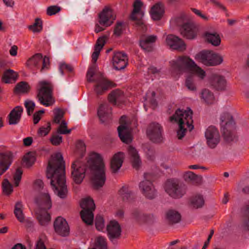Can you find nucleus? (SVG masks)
<instances>
[{
	"label": "nucleus",
	"mask_w": 249,
	"mask_h": 249,
	"mask_svg": "<svg viewBox=\"0 0 249 249\" xmlns=\"http://www.w3.org/2000/svg\"><path fill=\"white\" fill-rule=\"evenodd\" d=\"M204 204V199L201 195H196L190 199V205L193 208H200L203 207Z\"/></svg>",
	"instance_id": "obj_38"
},
{
	"label": "nucleus",
	"mask_w": 249,
	"mask_h": 249,
	"mask_svg": "<svg viewBox=\"0 0 249 249\" xmlns=\"http://www.w3.org/2000/svg\"><path fill=\"white\" fill-rule=\"evenodd\" d=\"M76 148L80 150L81 152H84L86 150V146L84 142L82 141H78L76 145Z\"/></svg>",
	"instance_id": "obj_63"
},
{
	"label": "nucleus",
	"mask_w": 249,
	"mask_h": 249,
	"mask_svg": "<svg viewBox=\"0 0 249 249\" xmlns=\"http://www.w3.org/2000/svg\"><path fill=\"white\" fill-rule=\"evenodd\" d=\"M140 46L146 52H149L153 50V45L147 43L142 39L140 40Z\"/></svg>",
	"instance_id": "obj_56"
},
{
	"label": "nucleus",
	"mask_w": 249,
	"mask_h": 249,
	"mask_svg": "<svg viewBox=\"0 0 249 249\" xmlns=\"http://www.w3.org/2000/svg\"><path fill=\"white\" fill-rule=\"evenodd\" d=\"M106 231L109 240L114 243L121 235L122 229L119 223L116 220H111L107 225Z\"/></svg>",
	"instance_id": "obj_15"
},
{
	"label": "nucleus",
	"mask_w": 249,
	"mask_h": 249,
	"mask_svg": "<svg viewBox=\"0 0 249 249\" xmlns=\"http://www.w3.org/2000/svg\"><path fill=\"white\" fill-rule=\"evenodd\" d=\"M46 176L54 193L61 198L66 197L68 190L66 185L65 166L60 153L52 155L47 168Z\"/></svg>",
	"instance_id": "obj_2"
},
{
	"label": "nucleus",
	"mask_w": 249,
	"mask_h": 249,
	"mask_svg": "<svg viewBox=\"0 0 249 249\" xmlns=\"http://www.w3.org/2000/svg\"><path fill=\"white\" fill-rule=\"evenodd\" d=\"M35 161V157L30 153H27L23 158V163L27 167L31 166Z\"/></svg>",
	"instance_id": "obj_45"
},
{
	"label": "nucleus",
	"mask_w": 249,
	"mask_h": 249,
	"mask_svg": "<svg viewBox=\"0 0 249 249\" xmlns=\"http://www.w3.org/2000/svg\"><path fill=\"white\" fill-rule=\"evenodd\" d=\"M117 129L119 137L123 142L129 143L132 142V136L128 127L125 123L119 126Z\"/></svg>",
	"instance_id": "obj_25"
},
{
	"label": "nucleus",
	"mask_w": 249,
	"mask_h": 249,
	"mask_svg": "<svg viewBox=\"0 0 249 249\" xmlns=\"http://www.w3.org/2000/svg\"><path fill=\"white\" fill-rule=\"evenodd\" d=\"M128 64L127 55L123 52H117L114 53L112 56V64L114 68L117 70L124 69Z\"/></svg>",
	"instance_id": "obj_20"
},
{
	"label": "nucleus",
	"mask_w": 249,
	"mask_h": 249,
	"mask_svg": "<svg viewBox=\"0 0 249 249\" xmlns=\"http://www.w3.org/2000/svg\"><path fill=\"white\" fill-rule=\"evenodd\" d=\"M195 59L207 66H216L223 61L222 57L211 51H202L196 54Z\"/></svg>",
	"instance_id": "obj_11"
},
{
	"label": "nucleus",
	"mask_w": 249,
	"mask_h": 249,
	"mask_svg": "<svg viewBox=\"0 0 249 249\" xmlns=\"http://www.w3.org/2000/svg\"><path fill=\"white\" fill-rule=\"evenodd\" d=\"M124 158V153L121 152H118L113 156L110 161V169L112 173H117L122 167Z\"/></svg>",
	"instance_id": "obj_26"
},
{
	"label": "nucleus",
	"mask_w": 249,
	"mask_h": 249,
	"mask_svg": "<svg viewBox=\"0 0 249 249\" xmlns=\"http://www.w3.org/2000/svg\"><path fill=\"white\" fill-rule=\"evenodd\" d=\"M42 66L40 69V72H43L50 68V59L48 57L45 56L42 59Z\"/></svg>",
	"instance_id": "obj_57"
},
{
	"label": "nucleus",
	"mask_w": 249,
	"mask_h": 249,
	"mask_svg": "<svg viewBox=\"0 0 249 249\" xmlns=\"http://www.w3.org/2000/svg\"><path fill=\"white\" fill-rule=\"evenodd\" d=\"M146 134L153 142L160 143L163 141V128L158 123L153 122L149 124L147 128Z\"/></svg>",
	"instance_id": "obj_13"
},
{
	"label": "nucleus",
	"mask_w": 249,
	"mask_h": 249,
	"mask_svg": "<svg viewBox=\"0 0 249 249\" xmlns=\"http://www.w3.org/2000/svg\"><path fill=\"white\" fill-rule=\"evenodd\" d=\"M35 249H46V246L43 241L41 239H39L37 241L36 244Z\"/></svg>",
	"instance_id": "obj_64"
},
{
	"label": "nucleus",
	"mask_w": 249,
	"mask_h": 249,
	"mask_svg": "<svg viewBox=\"0 0 249 249\" xmlns=\"http://www.w3.org/2000/svg\"><path fill=\"white\" fill-rule=\"evenodd\" d=\"M123 97V92L120 89H116L109 94L108 100L110 103L116 105L117 102L121 101Z\"/></svg>",
	"instance_id": "obj_37"
},
{
	"label": "nucleus",
	"mask_w": 249,
	"mask_h": 249,
	"mask_svg": "<svg viewBox=\"0 0 249 249\" xmlns=\"http://www.w3.org/2000/svg\"><path fill=\"white\" fill-rule=\"evenodd\" d=\"M71 168V178L76 184H80L82 182L86 173H88L89 170L91 174V180L95 189L102 187L105 183V167L103 159L99 154L90 153L87 164L78 160L74 161Z\"/></svg>",
	"instance_id": "obj_1"
},
{
	"label": "nucleus",
	"mask_w": 249,
	"mask_h": 249,
	"mask_svg": "<svg viewBox=\"0 0 249 249\" xmlns=\"http://www.w3.org/2000/svg\"><path fill=\"white\" fill-rule=\"evenodd\" d=\"M220 120L225 140L228 142L232 141L235 137L234 130L235 128L232 116L228 113H224L221 116Z\"/></svg>",
	"instance_id": "obj_8"
},
{
	"label": "nucleus",
	"mask_w": 249,
	"mask_h": 249,
	"mask_svg": "<svg viewBox=\"0 0 249 249\" xmlns=\"http://www.w3.org/2000/svg\"><path fill=\"white\" fill-rule=\"evenodd\" d=\"M192 115V110L190 108H188L187 110L178 109L175 114L170 117L171 122H175L178 124L179 129L177 131L178 139L180 140L184 137L187 128L190 131L194 129Z\"/></svg>",
	"instance_id": "obj_4"
},
{
	"label": "nucleus",
	"mask_w": 249,
	"mask_h": 249,
	"mask_svg": "<svg viewBox=\"0 0 249 249\" xmlns=\"http://www.w3.org/2000/svg\"><path fill=\"white\" fill-rule=\"evenodd\" d=\"M64 70L71 72L73 71V67L71 65L65 63H61L59 65V71L62 75L64 74Z\"/></svg>",
	"instance_id": "obj_58"
},
{
	"label": "nucleus",
	"mask_w": 249,
	"mask_h": 249,
	"mask_svg": "<svg viewBox=\"0 0 249 249\" xmlns=\"http://www.w3.org/2000/svg\"><path fill=\"white\" fill-rule=\"evenodd\" d=\"M119 195L124 201H129L133 196L132 192L126 186H123L119 191Z\"/></svg>",
	"instance_id": "obj_40"
},
{
	"label": "nucleus",
	"mask_w": 249,
	"mask_h": 249,
	"mask_svg": "<svg viewBox=\"0 0 249 249\" xmlns=\"http://www.w3.org/2000/svg\"><path fill=\"white\" fill-rule=\"evenodd\" d=\"M95 66L89 68L87 73V79L89 82H95L94 91L97 96L102 95L109 88L116 86L113 82L107 80L102 74H95Z\"/></svg>",
	"instance_id": "obj_6"
},
{
	"label": "nucleus",
	"mask_w": 249,
	"mask_h": 249,
	"mask_svg": "<svg viewBox=\"0 0 249 249\" xmlns=\"http://www.w3.org/2000/svg\"><path fill=\"white\" fill-rule=\"evenodd\" d=\"M29 30L34 33H39L42 30V21L40 18H36L33 25L29 26Z\"/></svg>",
	"instance_id": "obj_43"
},
{
	"label": "nucleus",
	"mask_w": 249,
	"mask_h": 249,
	"mask_svg": "<svg viewBox=\"0 0 249 249\" xmlns=\"http://www.w3.org/2000/svg\"><path fill=\"white\" fill-rule=\"evenodd\" d=\"M170 63L172 70L175 71L181 72L187 70L196 75L201 80L206 77V72L188 56H179L176 60L170 61Z\"/></svg>",
	"instance_id": "obj_3"
},
{
	"label": "nucleus",
	"mask_w": 249,
	"mask_h": 249,
	"mask_svg": "<svg viewBox=\"0 0 249 249\" xmlns=\"http://www.w3.org/2000/svg\"><path fill=\"white\" fill-rule=\"evenodd\" d=\"M131 216L132 219L140 224L150 222L153 217L152 215L145 214L138 210H134Z\"/></svg>",
	"instance_id": "obj_29"
},
{
	"label": "nucleus",
	"mask_w": 249,
	"mask_h": 249,
	"mask_svg": "<svg viewBox=\"0 0 249 249\" xmlns=\"http://www.w3.org/2000/svg\"><path fill=\"white\" fill-rule=\"evenodd\" d=\"M144 179L139 183V188L142 195L147 199H154L157 195L156 190L150 180L151 174L145 173L144 175Z\"/></svg>",
	"instance_id": "obj_12"
},
{
	"label": "nucleus",
	"mask_w": 249,
	"mask_h": 249,
	"mask_svg": "<svg viewBox=\"0 0 249 249\" xmlns=\"http://www.w3.org/2000/svg\"><path fill=\"white\" fill-rule=\"evenodd\" d=\"M22 174V170L21 169H20L19 168H18L16 170V173H15V175H14V177H13L14 180L15 182V185L16 186H18V185L19 184V182L20 181L21 179Z\"/></svg>",
	"instance_id": "obj_55"
},
{
	"label": "nucleus",
	"mask_w": 249,
	"mask_h": 249,
	"mask_svg": "<svg viewBox=\"0 0 249 249\" xmlns=\"http://www.w3.org/2000/svg\"><path fill=\"white\" fill-rule=\"evenodd\" d=\"M35 202L38 206L36 212V218L41 226H47L51 221V215L48 212L52 206L50 196L48 193L41 194Z\"/></svg>",
	"instance_id": "obj_5"
},
{
	"label": "nucleus",
	"mask_w": 249,
	"mask_h": 249,
	"mask_svg": "<svg viewBox=\"0 0 249 249\" xmlns=\"http://www.w3.org/2000/svg\"><path fill=\"white\" fill-rule=\"evenodd\" d=\"M61 10V7L56 5L49 6L47 8L46 13L48 16H53L59 12Z\"/></svg>",
	"instance_id": "obj_54"
},
{
	"label": "nucleus",
	"mask_w": 249,
	"mask_h": 249,
	"mask_svg": "<svg viewBox=\"0 0 249 249\" xmlns=\"http://www.w3.org/2000/svg\"><path fill=\"white\" fill-rule=\"evenodd\" d=\"M23 109L21 106H17L11 110L8 115V123L10 125L18 124L20 121Z\"/></svg>",
	"instance_id": "obj_28"
},
{
	"label": "nucleus",
	"mask_w": 249,
	"mask_h": 249,
	"mask_svg": "<svg viewBox=\"0 0 249 249\" xmlns=\"http://www.w3.org/2000/svg\"><path fill=\"white\" fill-rule=\"evenodd\" d=\"M2 188L3 193L7 196H9L13 191V185L7 178L3 180Z\"/></svg>",
	"instance_id": "obj_41"
},
{
	"label": "nucleus",
	"mask_w": 249,
	"mask_h": 249,
	"mask_svg": "<svg viewBox=\"0 0 249 249\" xmlns=\"http://www.w3.org/2000/svg\"><path fill=\"white\" fill-rule=\"evenodd\" d=\"M150 13L153 20L160 19L164 13L163 5L160 2L157 3L152 7Z\"/></svg>",
	"instance_id": "obj_31"
},
{
	"label": "nucleus",
	"mask_w": 249,
	"mask_h": 249,
	"mask_svg": "<svg viewBox=\"0 0 249 249\" xmlns=\"http://www.w3.org/2000/svg\"><path fill=\"white\" fill-rule=\"evenodd\" d=\"M142 3L140 0H136L133 4V10L131 15V19L135 21V24L142 32H145L147 30L146 25L141 18H138L136 14L139 13L141 10Z\"/></svg>",
	"instance_id": "obj_18"
},
{
	"label": "nucleus",
	"mask_w": 249,
	"mask_h": 249,
	"mask_svg": "<svg viewBox=\"0 0 249 249\" xmlns=\"http://www.w3.org/2000/svg\"><path fill=\"white\" fill-rule=\"evenodd\" d=\"M54 118L53 122L56 124H59L61 119L64 115V111L60 108H56L53 109Z\"/></svg>",
	"instance_id": "obj_44"
},
{
	"label": "nucleus",
	"mask_w": 249,
	"mask_h": 249,
	"mask_svg": "<svg viewBox=\"0 0 249 249\" xmlns=\"http://www.w3.org/2000/svg\"><path fill=\"white\" fill-rule=\"evenodd\" d=\"M42 54L36 53L27 60V65L31 68H32L33 67L37 68L39 64L42 63Z\"/></svg>",
	"instance_id": "obj_36"
},
{
	"label": "nucleus",
	"mask_w": 249,
	"mask_h": 249,
	"mask_svg": "<svg viewBox=\"0 0 249 249\" xmlns=\"http://www.w3.org/2000/svg\"><path fill=\"white\" fill-rule=\"evenodd\" d=\"M127 152L132 166L138 170L141 167L142 161L137 149L132 145L127 146Z\"/></svg>",
	"instance_id": "obj_24"
},
{
	"label": "nucleus",
	"mask_w": 249,
	"mask_h": 249,
	"mask_svg": "<svg viewBox=\"0 0 249 249\" xmlns=\"http://www.w3.org/2000/svg\"><path fill=\"white\" fill-rule=\"evenodd\" d=\"M115 19L116 16L108 8H105L98 15L99 24L105 27L111 26Z\"/></svg>",
	"instance_id": "obj_17"
},
{
	"label": "nucleus",
	"mask_w": 249,
	"mask_h": 249,
	"mask_svg": "<svg viewBox=\"0 0 249 249\" xmlns=\"http://www.w3.org/2000/svg\"><path fill=\"white\" fill-rule=\"evenodd\" d=\"M124 29V23L122 22L118 21L117 22L115 26L114 29V34L117 36H119L123 33Z\"/></svg>",
	"instance_id": "obj_53"
},
{
	"label": "nucleus",
	"mask_w": 249,
	"mask_h": 249,
	"mask_svg": "<svg viewBox=\"0 0 249 249\" xmlns=\"http://www.w3.org/2000/svg\"><path fill=\"white\" fill-rule=\"evenodd\" d=\"M51 130V124L48 123L46 126H43L39 128L37 131L38 136L42 137L47 135Z\"/></svg>",
	"instance_id": "obj_50"
},
{
	"label": "nucleus",
	"mask_w": 249,
	"mask_h": 249,
	"mask_svg": "<svg viewBox=\"0 0 249 249\" xmlns=\"http://www.w3.org/2000/svg\"><path fill=\"white\" fill-rule=\"evenodd\" d=\"M80 205L83 209L80 212L82 219L87 225H91L94 218L93 212L95 208L93 200L90 197L84 198L81 200Z\"/></svg>",
	"instance_id": "obj_9"
},
{
	"label": "nucleus",
	"mask_w": 249,
	"mask_h": 249,
	"mask_svg": "<svg viewBox=\"0 0 249 249\" xmlns=\"http://www.w3.org/2000/svg\"><path fill=\"white\" fill-rule=\"evenodd\" d=\"M211 86L216 90H224L226 87V80L225 77L217 74H212L209 78Z\"/></svg>",
	"instance_id": "obj_23"
},
{
	"label": "nucleus",
	"mask_w": 249,
	"mask_h": 249,
	"mask_svg": "<svg viewBox=\"0 0 249 249\" xmlns=\"http://www.w3.org/2000/svg\"><path fill=\"white\" fill-rule=\"evenodd\" d=\"M181 35L188 39L195 38L198 31V26L194 22L184 23L180 29Z\"/></svg>",
	"instance_id": "obj_16"
},
{
	"label": "nucleus",
	"mask_w": 249,
	"mask_h": 249,
	"mask_svg": "<svg viewBox=\"0 0 249 249\" xmlns=\"http://www.w3.org/2000/svg\"><path fill=\"white\" fill-rule=\"evenodd\" d=\"M183 178L187 181L197 182L201 178L193 172L187 171L184 174Z\"/></svg>",
	"instance_id": "obj_42"
},
{
	"label": "nucleus",
	"mask_w": 249,
	"mask_h": 249,
	"mask_svg": "<svg viewBox=\"0 0 249 249\" xmlns=\"http://www.w3.org/2000/svg\"><path fill=\"white\" fill-rule=\"evenodd\" d=\"M14 213L18 221L21 223L24 222L25 216L23 213V205L21 201H18L16 203Z\"/></svg>",
	"instance_id": "obj_35"
},
{
	"label": "nucleus",
	"mask_w": 249,
	"mask_h": 249,
	"mask_svg": "<svg viewBox=\"0 0 249 249\" xmlns=\"http://www.w3.org/2000/svg\"><path fill=\"white\" fill-rule=\"evenodd\" d=\"M51 143L53 145H58L62 142V137L59 135H54L50 139Z\"/></svg>",
	"instance_id": "obj_59"
},
{
	"label": "nucleus",
	"mask_w": 249,
	"mask_h": 249,
	"mask_svg": "<svg viewBox=\"0 0 249 249\" xmlns=\"http://www.w3.org/2000/svg\"><path fill=\"white\" fill-rule=\"evenodd\" d=\"M206 40L214 46H218L220 44L221 39L219 35L215 32H206L204 34Z\"/></svg>",
	"instance_id": "obj_33"
},
{
	"label": "nucleus",
	"mask_w": 249,
	"mask_h": 249,
	"mask_svg": "<svg viewBox=\"0 0 249 249\" xmlns=\"http://www.w3.org/2000/svg\"><path fill=\"white\" fill-rule=\"evenodd\" d=\"M191 10L196 15L200 17L203 19L206 20V21L208 20V19H209L208 17H207L206 15H205L204 14H202L200 10H198L196 8H191Z\"/></svg>",
	"instance_id": "obj_62"
},
{
	"label": "nucleus",
	"mask_w": 249,
	"mask_h": 249,
	"mask_svg": "<svg viewBox=\"0 0 249 249\" xmlns=\"http://www.w3.org/2000/svg\"><path fill=\"white\" fill-rule=\"evenodd\" d=\"M40 88L38 89L37 97L41 104L49 107L53 105L54 100L53 97V87L46 81H40L38 83Z\"/></svg>",
	"instance_id": "obj_7"
},
{
	"label": "nucleus",
	"mask_w": 249,
	"mask_h": 249,
	"mask_svg": "<svg viewBox=\"0 0 249 249\" xmlns=\"http://www.w3.org/2000/svg\"><path fill=\"white\" fill-rule=\"evenodd\" d=\"M164 188L167 194L175 199L182 197L186 192V186L174 179H168L164 183Z\"/></svg>",
	"instance_id": "obj_10"
},
{
	"label": "nucleus",
	"mask_w": 249,
	"mask_h": 249,
	"mask_svg": "<svg viewBox=\"0 0 249 249\" xmlns=\"http://www.w3.org/2000/svg\"><path fill=\"white\" fill-rule=\"evenodd\" d=\"M181 217L180 214L175 210H168L165 213V220L169 224L178 223L181 220Z\"/></svg>",
	"instance_id": "obj_32"
},
{
	"label": "nucleus",
	"mask_w": 249,
	"mask_h": 249,
	"mask_svg": "<svg viewBox=\"0 0 249 249\" xmlns=\"http://www.w3.org/2000/svg\"><path fill=\"white\" fill-rule=\"evenodd\" d=\"M95 226L99 231H102L105 228L104 220L103 217L97 216L95 219Z\"/></svg>",
	"instance_id": "obj_52"
},
{
	"label": "nucleus",
	"mask_w": 249,
	"mask_h": 249,
	"mask_svg": "<svg viewBox=\"0 0 249 249\" xmlns=\"http://www.w3.org/2000/svg\"><path fill=\"white\" fill-rule=\"evenodd\" d=\"M29 86L25 82H20L16 86L15 90L17 92H26L29 90Z\"/></svg>",
	"instance_id": "obj_46"
},
{
	"label": "nucleus",
	"mask_w": 249,
	"mask_h": 249,
	"mask_svg": "<svg viewBox=\"0 0 249 249\" xmlns=\"http://www.w3.org/2000/svg\"><path fill=\"white\" fill-rule=\"evenodd\" d=\"M55 231L58 235L65 237L69 234L70 228L66 219L61 216L57 217L53 223Z\"/></svg>",
	"instance_id": "obj_19"
},
{
	"label": "nucleus",
	"mask_w": 249,
	"mask_h": 249,
	"mask_svg": "<svg viewBox=\"0 0 249 249\" xmlns=\"http://www.w3.org/2000/svg\"><path fill=\"white\" fill-rule=\"evenodd\" d=\"M13 160V155L11 152H0V176L9 169Z\"/></svg>",
	"instance_id": "obj_22"
},
{
	"label": "nucleus",
	"mask_w": 249,
	"mask_h": 249,
	"mask_svg": "<svg viewBox=\"0 0 249 249\" xmlns=\"http://www.w3.org/2000/svg\"><path fill=\"white\" fill-rule=\"evenodd\" d=\"M166 42L172 49L181 52L186 49V44L183 40L174 35H168L166 38Z\"/></svg>",
	"instance_id": "obj_21"
},
{
	"label": "nucleus",
	"mask_w": 249,
	"mask_h": 249,
	"mask_svg": "<svg viewBox=\"0 0 249 249\" xmlns=\"http://www.w3.org/2000/svg\"><path fill=\"white\" fill-rule=\"evenodd\" d=\"M107 39V36H103L97 39L94 46V51L92 54V61L94 63L97 61L100 52L105 45Z\"/></svg>",
	"instance_id": "obj_30"
},
{
	"label": "nucleus",
	"mask_w": 249,
	"mask_h": 249,
	"mask_svg": "<svg viewBox=\"0 0 249 249\" xmlns=\"http://www.w3.org/2000/svg\"><path fill=\"white\" fill-rule=\"evenodd\" d=\"M96 246L98 249H107L106 239L102 236H98L96 238Z\"/></svg>",
	"instance_id": "obj_48"
},
{
	"label": "nucleus",
	"mask_w": 249,
	"mask_h": 249,
	"mask_svg": "<svg viewBox=\"0 0 249 249\" xmlns=\"http://www.w3.org/2000/svg\"><path fill=\"white\" fill-rule=\"evenodd\" d=\"M24 106L26 108L27 114L30 116L34 110L35 103L31 100H26L25 101Z\"/></svg>",
	"instance_id": "obj_51"
},
{
	"label": "nucleus",
	"mask_w": 249,
	"mask_h": 249,
	"mask_svg": "<svg viewBox=\"0 0 249 249\" xmlns=\"http://www.w3.org/2000/svg\"><path fill=\"white\" fill-rule=\"evenodd\" d=\"M72 130V129H67V124L64 120L62 121L58 129L57 132L61 134H70Z\"/></svg>",
	"instance_id": "obj_47"
},
{
	"label": "nucleus",
	"mask_w": 249,
	"mask_h": 249,
	"mask_svg": "<svg viewBox=\"0 0 249 249\" xmlns=\"http://www.w3.org/2000/svg\"><path fill=\"white\" fill-rule=\"evenodd\" d=\"M18 77V74L13 70L9 69L3 73L2 80L5 83H15Z\"/></svg>",
	"instance_id": "obj_34"
},
{
	"label": "nucleus",
	"mask_w": 249,
	"mask_h": 249,
	"mask_svg": "<svg viewBox=\"0 0 249 249\" xmlns=\"http://www.w3.org/2000/svg\"><path fill=\"white\" fill-rule=\"evenodd\" d=\"M205 137L207 144L211 148H215L220 142L218 130L213 126H210L206 129Z\"/></svg>",
	"instance_id": "obj_14"
},
{
	"label": "nucleus",
	"mask_w": 249,
	"mask_h": 249,
	"mask_svg": "<svg viewBox=\"0 0 249 249\" xmlns=\"http://www.w3.org/2000/svg\"><path fill=\"white\" fill-rule=\"evenodd\" d=\"M185 86L187 89L191 91L196 90V88L194 83V79L193 76H189L185 81Z\"/></svg>",
	"instance_id": "obj_49"
},
{
	"label": "nucleus",
	"mask_w": 249,
	"mask_h": 249,
	"mask_svg": "<svg viewBox=\"0 0 249 249\" xmlns=\"http://www.w3.org/2000/svg\"><path fill=\"white\" fill-rule=\"evenodd\" d=\"M201 97L206 103L208 104H213L215 99L213 93L209 89H206L202 90Z\"/></svg>",
	"instance_id": "obj_39"
},
{
	"label": "nucleus",
	"mask_w": 249,
	"mask_h": 249,
	"mask_svg": "<svg viewBox=\"0 0 249 249\" xmlns=\"http://www.w3.org/2000/svg\"><path fill=\"white\" fill-rule=\"evenodd\" d=\"M44 113V110H40L35 112L33 115V121L35 124H37L41 118V115Z\"/></svg>",
	"instance_id": "obj_60"
},
{
	"label": "nucleus",
	"mask_w": 249,
	"mask_h": 249,
	"mask_svg": "<svg viewBox=\"0 0 249 249\" xmlns=\"http://www.w3.org/2000/svg\"><path fill=\"white\" fill-rule=\"evenodd\" d=\"M141 39L153 45V44L157 40V37L155 35H151L146 36H142Z\"/></svg>",
	"instance_id": "obj_61"
},
{
	"label": "nucleus",
	"mask_w": 249,
	"mask_h": 249,
	"mask_svg": "<svg viewBox=\"0 0 249 249\" xmlns=\"http://www.w3.org/2000/svg\"><path fill=\"white\" fill-rule=\"evenodd\" d=\"M111 108L107 103L101 104L98 110V115L102 123L108 121L110 119Z\"/></svg>",
	"instance_id": "obj_27"
}]
</instances>
